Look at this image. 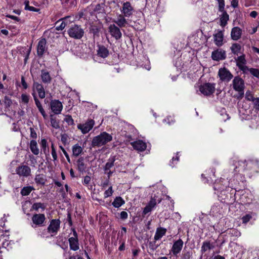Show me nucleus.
Here are the masks:
<instances>
[{
	"instance_id": "39",
	"label": "nucleus",
	"mask_w": 259,
	"mask_h": 259,
	"mask_svg": "<svg viewBox=\"0 0 259 259\" xmlns=\"http://www.w3.org/2000/svg\"><path fill=\"white\" fill-rule=\"evenodd\" d=\"M34 181L36 184L44 185L46 180L43 175L38 174L36 175Z\"/></svg>"
},
{
	"instance_id": "12",
	"label": "nucleus",
	"mask_w": 259,
	"mask_h": 259,
	"mask_svg": "<svg viewBox=\"0 0 259 259\" xmlns=\"http://www.w3.org/2000/svg\"><path fill=\"white\" fill-rule=\"evenodd\" d=\"M211 57L213 60L217 61L225 60L226 58V51L221 49H217L211 53Z\"/></svg>"
},
{
	"instance_id": "29",
	"label": "nucleus",
	"mask_w": 259,
	"mask_h": 259,
	"mask_svg": "<svg viewBox=\"0 0 259 259\" xmlns=\"http://www.w3.org/2000/svg\"><path fill=\"white\" fill-rule=\"evenodd\" d=\"M220 12L222 13V14L221 15L220 19V24L222 27H224L227 24V22L229 18V16L225 10H224V11Z\"/></svg>"
},
{
	"instance_id": "58",
	"label": "nucleus",
	"mask_w": 259,
	"mask_h": 259,
	"mask_svg": "<svg viewBox=\"0 0 259 259\" xmlns=\"http://www.w3.org/2000/svg\"><path fill=\"white\" fill-rule=\"evenodd\" d=\"M4 103L6 107H9L12 104L11 99L8 96H5L4 98Z\"/></svg>"
},
{
	"instance_id": "55",
	"label": "nucleus",
	"mask_w": 259,
	"mask_h": 259,
	"mask_svg": "<svg viewBox=\"0 0 259 259\" xmlns=\"http://www.w3.org/2000/svg\"><path fill=\"white\" fill-rule=\"evenodd\" d=\"M30 96L28 95L22 94L21 95L22 102L25 104H27L29 101Z\"/></svg>"
},
{
	"instance_id": "15",
	"label": "nucleus",
	"mask_w": 259,
	"mask_h": 259,
	"mask_svg": "<svg viewBox=\"0 0 259 259\" xmlns=\"http://www.w3.org/2000/svg\"><path fill=\"white\" fill-rule=\"evenodd\" d=\"M51 108L55 114H58L61 113L63 106L60 101L58 100H54L51 102Z\"/></svg>"
},
{
	"instance_id": "33",
	"label": "nucleus",
	"mask_w": 259,
	"mask_h": 259,
	"mask_svg": "<svg viewBox=\"0 0 259 259\" xmlns=\"http://www.w3.org/2000/svg\"><path fill=\"white\" fill-rule=\"evenodd\" d=\"M69 17H70L69 16L65 17L62 18V19H60L59 20H58L56 23V24H58L60 22H61L59 25H58L56 26V29L57 30H63L65 27V26L67 25L68 23L66 21L67 20V19L69 18Z\"/></svg>"
},
{
	"instance_id": "10",
	"label": "nucleus",
	"mask_w": 259,
	"mask_h": 259,
	"mask_svg": "<svg viewBox=\"0 0 259 259\" xmlns=\"http://www.w3.org/2000/svg\"><path fill=\"white\" fill-rule=\"evenodd\" d=\"M95 124V121L93 119H88L84 124H79L77 125V128L80 130L83 134L89 133L93 128Z\"/></svg>"
},
{
	"instance_id": "1",
	"label": "nucleus",
	"mask_w": 259,
	"mask_h": 259,
	"mask_svg": "<svg viewBox=\"0 0 259 259\" xmlns=\"http://www.w3.org/2000/svg\"><path fill=\"white\" fill-rule=\"evenodd\" d=\"M231 85L233 90L238 93L235 97L238 100L242 99L244 95L245 88L244 80L239 76H235Z\"/></svg>"
},
{
	"instance_id": "45",
	"label": "nucleus",
	"mask_w": 259,
	"mask_h": 259,
	"mask_svg": "<svg viewBox=\"0 0 259 259\" xmlns=\"http://www.w3.org/2000/svg\"><path fill=\"white\" fill-rule=\"evenodd\" d=\"M69 137L66 134H61V141L64 145H66L69 143Z\"/></svg>"
},
{
	"instance_id": "31",
	"label": "nucleus",
	"mask_w": 259,
	"mask_h": 259,
	"mask_svg": "<svg viewBox=\"0 0 259 259\" xmlns=\"http://www.w3.org/2000/svg\"><path fill=\"white\" fill-rule=\"evenodd\" d=\"M193 251L191 249L184 248L181 255V259H192Z\"/></svg>"
},
{
	"instance_id": "9",
	"label": "nucleus",
	"mask_w": 259,
	"mask_h": 259,
	"mask_svg": "<svg viewBox=\"0 0 259 259\" xmlns=\"http://www.w3.org/2000/svg\"><path fill=\"white\" fill-rule=\"evenodd\" d=\"M60 224L61 221L59 219L52 220L47 228L48 232L53 235H56L60 229Z\"/></svg>"
},
{
	"instance_id": "56",
	"label": "nucleus",
	"mask_w": 259,
	"mask_h": 259,
	"mask_svg": "<svg viewBox=\"0 0 259 259\" xmlns=\"http://www.w3.org/2000/svg\"><path fill=\"white\" fill-rule=\"evenodd\" d=\"M51 149H52L51 154H52V157L53 158V160L54 161H55L57 159V154L54 144H52V145H51Z\"/></svg>"
},
{
	"instance_id": "23",
	"label": "nucleus",
	"mask_w": 259,
	"mask_h": 259,
	"mask_svg": "<svg viewBox=\"0 0 259 259\" xmlns=\"http://www.w3.org/2000/svg\"><path fill=\"white\" fill-rule=\"evenodd\" d=\"M242 32V29L240 27L238 26L233 27L231 32V38L234 40H238L241 38Z\"/></svg>"
},
{
	"instance_id": "26",
	"label": "nucleus",
	"mask_w": 259,
	"mask_h": 259,
	"mask_svg": "<svg viewBox=\"0 0 259 259\" xmlns=\"http://www.w3.org/2000/svg\"><path fill=\"white\" fill-rule=\"evenodd\" d=\"M234 59L236 63V66L239 69L245 66L247 63V61L245 59V55L244 54L237 58H235Z\"/></svg>"
},
{
	"instance_id": "46",
	"label": "nucleus",
	"mask_w": 259,
	"mask_h": 259,
	"mask_svg": "<svg viewBox=\"0 0 259 259\" xmlns=\"http://www.w3.org/2000/svg\"><path fill=\"white\" fill-rule=\"evenodd\" d=\"M64 121H66L68 125H72L74 124V120L72 116L70 115H67L64 118Z\"/></svg>"
},
{
	"instance_id": "41",
	"label": "nucleus",
	"mask_w": 259,
	"mask_h": 259,
	"mask_svg": "<svg viewBox=\"0 0 259 259\" xmlns=\"http://www.w3.org/2000/svg\"><path fill=\"white\" fill-rule=\"evenodd\" d=\"M40 145L41 150L43 151L45 154H46L49 152L47 141L45 139H42L41 140Z\"/></svg>"
},
{
	"instance_id": "22",
	"label": "nucleus",
	"mask_w": 259,
	"mask_h": 259,
	"mask_svg": "<svg viewBox=\"0 0 259 259\" xmlns=\"http://www.w3.org/2000/svg\"><path fill=\"white\" fill-rule=\"evenodd\" d=\"M97 47V54L98 56L103 58H106L109 56V50L104 46L98 45Z\"/></svg>"
},
{
	"instance_id": "17",
	"label": "nucleus",
	"mask_w": 259,
	"mask_h": 259,
	"mask_svg": "<svg viewBox=\"0 0 259 259\" xmlns=\"http://www.w3.org/2000/svg\"><path fill=\"white\" fill-rule=\"evenodd\" d=\"M40 78L42 82L45 84H50L52 80L50 72L46 69L41 70Z\"/></svg>"
},
{
	"instance_id": "59",
	"label": "nucleus",
	"mask_w": 259,
	"mask_h": 259,
	"mask_svg": "<svg viewBox=\"0 0 259 259\" xmlns=\"http://www.w3.org/2000/svg\"><path fill=\"white\" fill-rule=\"evenodd\" d=\"M219 4V11H224L225 10V2L224 0H217Z\"/></svg>"
},
{
	"instance_id": "8",
	"label": "nucleus",
	"mask_w": 259,
	"mask_h": 259,
	"mask_svg": "<svg viewBox=\"0 0 259 259\" xmlns=\"http://www.w3.org/2000/svg\"><path fill=\"white\" fill-rule=\"evenodd\" d=\"M15 171L20 177L27 178L31 175V168L26 165H19L16 168Z\"/></svg>"
},
{
	"instance_id": "25",
	"label": "nucleus",
	"mask_w": 259,
	"mask_h": 259,
	"mask_svg": "<svg viewBox=\"0 0 259 259\" xmlns=\"http://www.w3.org/2000/svg\"><path fill=\"white\" fill-rule=\"evenodd\" d=\"M76 166L77 170L81 173L85 171L87 168V165L84 163V159L83 157H81L79 158L76 161Z\"/></svg>"
},
{
	"instance_id": "16",
	"label": "nucleus",
	"mask_w": 259,
	"mask_h": 259,
	"mask_svg": "<svg viewBox=\"0 0 259 259\" xmlns=\"http://www.w3.org/2000/svg\"><path fill=\"white\" fill-rule=\"evenodd\" d=\"M33 89L35 90L40 98L44 99L46 97V92L43 85L38 82H34Z\"/></svg>"
},
{
	"instance_id": "48",
	"label": "nucleus",
	"mask_w": 259,
	"mask_h": 259,
	"mask_svg": "<svg viewBox=\"0 0 259 259\" xmlns=\"http://www.w3.org/2000/svg\"><path fill=\"white\" fill-rule=\"evenodd\" d=\"M156 199L155 198V196H154L153 197H151L147 205L153 209L156 206Z\"/></svg>"
},
{
	"instance_id": "19",
	"label": "nucleus",
	"mask_w": 259,
	"mask_h": 259,
	"mask_svg": "<svg viewBox=\"0 0 259 259\" xmlns=\"http://www.w3.org/2000/svg\"><path fill=\"white\" fill-rule=\"evenodd\" d=\"M214 42L216 46L221 47L223 45L224 33L222 30H218L217 32L213 34Z\"/></svg>"
},
{
	"instance_id": "38",
	"label": "nucleus",
	"mask_w": 259,
	"mask_h": 259,
	"mask_svg": "<svg viewBox=\"0 0 259 259\" xmlns=\"http://www.w3.org/2000/svg\"><path fill=\"white\" fill-rule=\"evenodd\" d=\"M124 200L120 196L116 197L112 202L113 206L115 208H119L124 204Z\"/></svg>"
},
{
	"instance_id": "2",
	"label": "nucleus",
	"mask_w": 259,
	"mask_h": 259,
	"mask_svg": "<svg viewBox=\"0 0 259 259\" xmlns=\"http://www.w3.org/2000/svg\"><path fill=\"white\" fill-rule=\"evenodd\" d=\"M112 140V136L111 135L104 132L93 138L92 141V146L93 147H100Z\"/></svg>"
},
{
	"instance_id": "18",
	"label": "nucleus",
	"mask_w": 259,
	"mask_h": 259,
	"mask_svg": "<svg viewBox=\"0 0 259 259\" xmlns=\"http://www.w3.org/2000/svg\"><path fill=\"white\" fill-rule=\"evenodd\" d=\"M131 144L134 149L141 152L145 151L147 148L146 143L140 140L131 142Z\"/></svg>"
},
{
	"instance_id": "30",
	"label": "nucleus",
	"mask_w": 259,
	"mask_h": 259,
	"mask_svg": "<svg viewBox=\"0 0 259 259\" xmlns=\"http://www.w3.org/2000/svg\"><path fill=\"white\" fill-rule=\"evenodd\" d=\"M29 147L31 152L33 154L35 155L39 154V150L38 147L37 142L35 140H32L30 141Z\"/></svg>"
},
{
	"instance_id": "53",
	"label": "nucleus",
	"mask_w": 259,
	"mask_h": 259,
	"mask_svg": "<svg viewBox=\"0 0 259 259\" xmlns=\"http://www.w3.org/2000/svg\"><path fill=\"white\" fill-rule=\"evenodd\" d=\"M252 218V216L250 214H247L242 218V221L243 224H246Z\"/></svg>"
},
{
	"instance_id": "13",
	"label": "nucleus",
	"mask_w": 259,
	"mask_h": 259,
	"mask_svg": "<svg viewBox=\"0 0 259 259\" xmlns=\"http://www.w3.org/2000/svg\"><path fill=\"white\" fill-rule=\"evenodd\" d=\"M183 241L180 238L174 242L171 249L173 255L177 256L180 253L183 248Z\"/></svg>"
},
{
	"instance_id": "57",
	"label": "nucleus",
	"mask_w": 259,
	"mask_h": 259,
	"mask_svg": "<svg viewBox=\"0 0 259 259\" xmlns=\"http://www.w3.org/2000/svg\"><path fill=\"white\" fill-rule=\"evenodd\" d=\"M252 102L254 108L256 110L259 111V98H255Z\"/></svg>"
},
{
	"instance_id": "44",
	"label": "nucleus",
	"mask_w": 259,
	"mask_h": 259,
	"mask_svg": "<svg viewBox=\"0 0 259 259\" xmlns=\"http://www.w3.org/2000/svg\"><path fill=\"white\" fill-rule=\"evenodd\" d=\"M51 123L52 127L57 129L59 128V124L58 121H57L55 118H54L53 115H51Z\"/></svg>"
},
{
	"instance_id": "28",
	"label": "nucleus",
	"mask_w": 259,
	"mask_h": 259,
	"mask_svg": "<svg viewBox=\"0 0 259 259\" xmlns=\"http://www.w3.org/2000/svg\"><path fill=\"white\" fill-rule=\"evenodd\" d=\"M61 4L66 8L71 9L77 5V0H60Z\"/></svg>"
},
{
	"instance_id": "4",
	"label": "nucleus",
	"mask_w": 259,
	"mask_h": 259,
	"mask_svg": "<svg viewBox=\"0 0 259 259\" xmlns=\"http://www.w3.org/2000/svg\"><path fill=\"white\" fill-rule=\"evenodd\" d=\"M31 227L33 228L42 227L46 226V218L43 213H34L31 218Z\"/></svg>"
},
{
	"instance_id": "40",
	"label": "nucleus",
	"mask_w": 259,
	"mask_h": 259,
	"mask_svg": "<svg viewBox=\"0 0 259 259\" xmlns=\"http://www.w3.org/2000/svg\"><path fill=\"white\" fill-rule=\"evenodd\" d=\"M24 4L25 5V9L26 10H28L32 12H38L40 11L39 9L36 8L35 7L30 6H29V2L27 0H26L24 2Z\"/></svg>"
},
{
	"instance_id": "21",
	"label": "nucleus",
	"mask_w": 259,
	"mask_h": 259,
	"mask_svg": "<svg viewBox=\"0 0 259 259\" xmlns=\"http://www.w3.org/2000/svg\"><path fill=\"white\" fill-rule=\"evenodd\" d=\"M125 16L122 14H119L116 19H114L113 22L116 23L118 26L120 28L124 27L128 24V22L125 19Z\"/></svg>"
},
{
	"instance_id": "49",
	"label": "nucleus",
	"mask_w": 259,
	"mask_h": 259,
	"mask_svg": "<svg viewBox=\"0 0 259 259\" xmlns=\"http://www.w3.org/2000/svg\"><path fill=\"white\" fill-rule=\"evenodd\" d=\"M156 199L155 198V196H154L153 197H151L147 205L153 209L156 206Z\"/></svg>"
},
{
	"instance_id": "5",
	"label": "nucleus",
	"mask_w": 259,
	"mask_h": 259,
	"mask_svg": "<svg viewBox=\"0 0 259 259\" xmlns=\"http://www.w3.org/2000/svg\"><path fill=\"white\" fill-rule=\"evenodd\" d=\"M68 33L70 37L79 39L83 36L84 30L80 26L74 25L68 30Z\"/></svg>"
},
{
	"instance_id": "64",
	"label": "nucleus",
	"mask_w": 259,
	"mask_h": 259,
	"mask_svg": "<svg viewBox=\"0 0 259 259\" xmlns=\"http://www.w3.org/2000/svg\"><path fill=\"white\" fill-rule=\"evenodd\" d=\"M128 217V214L127 212L122 211L120 213V218L122 220H126Z\"/></svg>"
},
{
	"instance_id": "32",
	"label": "nucleus",
	"mask_w": 259,
	"mask_h": 259,
	"mask_svg": "<svg viewBox=\"0 0 259 259\" xmlns=\"http://www.w3.org/2000/svg\"><path fill=\"white\" fill-rule=\"evenodd\" d=\"M166 229L163 228H158L156 229V233L154 235V240L157 241L160 240L162 236L165 235Z\"/></svg>"
},
{
	"instance_id": "7",
	"label": "nucleus",
	"mask_w": 259,
	"mask_h": 259,
	"mask_svg": "<svg viewBox=\"0 0 259 259\" xmlns=\"http://www.w3.org/2000/svg\"><path fill=\"white\" fill-rule=\"evenodd\" d=\"M218 76L222 81L229 82L233 78V75L226 67L221 68L218 71Z\"/></svg>"
},
{
	"instance_id": "51",
	"label": "nucleus",
	"mask_w": 259,
	"mask_h": 259,
	"mask_svg": "<svg viewBox=\"0 0 259 259\" xmlns=\"http://www.w3.org/2000/svg\"><path fill=\"white\" fill-rule=\"evenodd\" d=\"M99 28L96 25H92L90 28V31L94 34V35H98L99 32Z\"/></svg>"
},
{
	"instance_id": "14",
	"label": "nucleus",
	"mask_w": 259,
	"mask_h": 259,
	"mask_svg": "<svg viewBox=\"0 0 259 259\" xmlns=\"http://www.w3.org/2000/svg\"><path fill=\"white\" fill-rule=\"evenodd\" d=\"M109 31L110 34L116 40L119 39L122 36V33L118 27L115 24H111L109 26Z\"/></svg>"
},
{
	"instance_id": "63",
	"label": "nucleus",
	"mask_w": 259,
	"mask_h": 259,
	"mask_svg": "<svg viewBox=\"0 0 259 259\" xmlns=\"http://www.w3.org/2000/svg\"><path fill=\"white\" fill-rule=\"evenodd\" d=\"M29 130L30 132V137L33 139H36L37 138V134L34 129L32 127H30Z\"/></svg>"
},
{
	"instance_id": "62",
	"label": "nucleus",
	"mask_w": 259,
	"mask_h": 259,
	"mask_svg": "<svg viewBox=\"0 0 259 259\" xmlns=\"http://www.w3.org/2000/svg\"><path fill=\"white\" fill-rule=\"evenodd\" d=\"M152 210V208L151 207H150L149 206H148V205H147L144 208L143 210V212H142V214L143 215H145L146 214H147V213H148L149 212H150Z\"/></svg>"
},
{
	"instance_id": "47",
	"label": "nucleus",
	"mask_w": 259,
	"mask_h": 259,
	"mask_svg": "<svg viewBox=\"0 0 259 259\" xmlns=\"http://www.w3.org/2000/svg\"><path fill=\"white\" fill-rule=\"evenodd\" d=\"M178 154L177 153L176 157H173L171 159V160L169 162V165L172 167L175 166V164H176L179 160V156L178 155Z\"/></svg>"
},
{
	"instance_id": "11",
	"label": "nucleus",
	"mask_w": 259,
	"mask_h": 259,
	"mask_svg": "<svg viewBox=\"0 0 259 259\" xmlns=\"http://www.w3.org/2000/svg\"><path fill=\"white\" fill-rule=\"evenodd\" d=\"M121 12L122 15L126 17H130L133 15L134 9L131 4L129 2H126L123 4Z\"/></svg>"
},
{
	"instance_id": "60",
	"label": "nucleus",
	"mask_w": 259,
	"mask_h": 259,
	"mask_svg": "<svg viewBox=\"0 0 259 259\" xmlns=\"http://www.w3.org/2000/svg\"><path fill=\"white\" fill-rule=\"evenodd\" d=\"M250 74L259 78V69L251 68Z\"/></svg>"
},
{
	"instance_id": "3",
	"label": "nucleus",
	"mask_w": 259,
	"mask_h": 259,
	"mask_svg": "<svg viewBox=\"0 0 259 259\" xmlns=\"http://www.w3.org/2000/svg\"><path fill=\"white\" fill-rule=\"evenodd\" d=\"M238 165L244 170H251L257 172L259 171L258 161L257 160L248 159L244 161H238Z\"/></svg>"
},
{
	"instance_id": "37",
	"label": "nucleus",
	"mask_w": 259,
	"mask_h": 259,
	"mask_svg": "<svg viewBox=\"0 0 259 259\" xmlns=\"http://www.w3.org/2000/svg\"><path fill=\"white\" fill-rule=\"evenodd\" d=\"M34 188L33 186H25L21 190L20 194L22 196H27L32 191L34 190Z\"/></svg>"
},
{
	"instance_id": "52",
	"label": "nucleus",
	"mask_w": 259,
	"mask_h": 259,
	"mask_svg": "<svg viewBox=\"0 0 259 259\" xmlns=\"http://www.w3.org/2000/svg\"><path fill=\"white\" fill-rule=\"evenodd\" d=\"M245 98L247 101H252L255 98L253 97L251 92L248 90L245 93Z\"/></svg>"
},
{
	"instance_id": "20",
	"label": "nucleus",
	"mask_w": 259,
	"mask_h": 259,
	"mask_svg": "<svg viewBox=\"0 0 259 259\" xmlns=\"http://www.w3.org/2000/svg\"><path fill=\"white\" fill-rule=\"evenodd\" d=\"M46 40L45 38H41L38 42L37 47V54L39 57H42L46 48Z\"/></svg>"
},
{
	"instance_id": "24",
	"label": "nucleus",
	"mask_w": 259,
	"mask_h": 259,
	"mask_svg": "<svg viewBox=\"0 0 259 259\" xmlns=\"http://www.w3.org/2000/svg\"><path fill=\"white\" fill-rule=\"evenodd\" d=\"M214 248V245L209 240H206L203 242L201 247L200 252L201 254H203L207 250H211Z\"/></svg>"
},
{
	"instance_id": "34",
	"label": "nucleus",
	"mask_w": 259,
	"mask_h": 259,
	"mask_svg": "<svg viewBox=\"0 0 259 259\" xmlns=\"http://www.w3.org/2000/svg\"><path fill=\"white\" fill-rule=\"evenodd\" d=\"M230 49L234 55L238 56L240 53L241 46L239 44L234 43L232 45Z\"/></svg>"
},
{
	"instance_id": "42",
	"label": "nucleus",
	"mask_w": 259,
	"mask_h": 259,
	"mask_svg": "<svg viewBox=\"0 0 259 259\" xmlns=\"http://www.w3.org/2000/svg\"><path fill=\"white\" fill-rule=\"evenodd\" d=\"M22 52H21L22 54L25 55V58H24V63L26 64L27 62V60L29 58V56L31 52V48L30 47L29 49H27V47H25L23 48Z\"/></svg>"
},
{
	"instance_id": "54",
	"label": "nucleus",
	"mask_w": 259,
	"mask_h": 259,
	"mask_svg": "<svg viewBox=\"0 0 259 259\" xmlns=\"http://www.w3.org/2000/svg\"><path fill=\"white\" fill-rule=\"evenodd\" d=\"M113 191L112 190V187L110 186L108 190H106L104 192V197L107 198L111 196L113 194Z\"/></svg>"
},
{
	"instance_id": "50",
	"label": "nucleus",
	"mask_w": 259,
	"mask_h": 259,
	"mask_svg": "<svg viewBox=\"0 0 259 259\" xmlns=\"http://www.w3.org/2000/svg\"><path fill=\"white\" fill-rule=\"evenodd\" d=\"M239 70L242 71V73L244 74H249L251 73V68H249L246 65L241 67V68L239 69Z\"/></svg>"
},
{
	"instance_id": "35",
	"label": "nucleus",
	"mask_w": 259,
	"mask_h": 259,
	"mask_svg": "<svg viewBox=\"0 0 259 259\" xmlns=\"http://www.w3.org/2000/svg\"><path fill=\"white\" fill-rule=\"evenodd\" d=\"M82 151V148L78 144L72 147V155L75 157L78 156Z\"/></svg>"
},
{
	"instance_id": "6",
	"label": "nucleus",
	"mask_w": 259,
	"mask_h": 259,
	"mask_svg": "<svg viewBox=\"0 0 259 259\" xmlns=\"http://www.w3.org/2000/svg\"><path fill=\"white\" fill-rule=\"evenodd\" d=\"M215 85V83H205L199 87V91L204 96H210L214 92Z\"/></svg>"
},
{
	"instance_id": "36",
	"label": "nucleus",
	"mask_w": 259,
	"mask_h": 259,
	"mask_svg": "<svg viewBox=\"0 0 259 259\" xmlns=\"http://www.w3.org/2000/svg\"><path fill=\"white\" fill-rule=\"evenodd\" d=\"M115 161V157L112 156L110 157L108 160L107 162L106 163L104 169L105 171L109 170L111 167L114 166V163Z\"/></svg>"
},
{
	"instance_id": "61",
	"label": "nucleus",
	"mask_w": 259,
	"mask_h": 259,
	"mask_svg": "<svg viewBox=\"0 0 259 259\" xmlns=\"http://www.w3.org/2000/svg\"><path fill=\"white\" fill-rule=\"evenodd\" d=\"M59 148L61 149V150L63 152L64 155L66 157L67 161L69 163H70L71 162L69 156L68 154L67 153V152H66V151L65 150V149L62 146H59Z\"/></svg>"
},
{
	"instance_id": "43",
	"label": "nucleus",
	"mask_w": 259,
	"mask_h": 259,
	"mask_svg": "<svg viewBox=\"0 0 259 259\" xmlns=\"http://www.w3.org/2000/svg\"><path fill=\"white\" fill-rule=\"evenodd\" d=\"M46 206L45 204L40 202L34 203L32 206V209L36 211H38L39 208H41L42 210H44L46 209Z\"/></svg>"
},
{
	"instance_id": "27",
	"label": "nucleus",
	"mask_w": 259,
	"mask_h": 259,
	"mask_svg": "<svg viewBox=\"0 0 259 259\" xmlns=\"http://www.w3.org/2000/svg\"><path fill=\"white\" fill-rule=\"evenodd\" d=\"M68 241L71 250L76 251L79 249V246L78 238H69Z\"/></svg>"
}]
</instances>
